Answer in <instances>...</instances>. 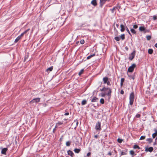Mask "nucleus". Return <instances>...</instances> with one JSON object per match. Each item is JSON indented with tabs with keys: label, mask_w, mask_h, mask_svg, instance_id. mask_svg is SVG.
I'll use <instances>...</instances> for the list:
<instances>
[{
	"label": "nucleus",
	"mask_w": 157,
	"mask_h": 157,
	"mask_svg": "<svg viewBox=\"0 0 157 157\" xmlns=\"http://www.w3.org/2000/svg\"><path fill=\"white\" fill-rule=\"evenodd\" d=\"M100 90L101 91H107L106 93H102L101 94V95L102 97H104L106 95H107L109 98H110L111 96V94L112 93V90L110 88L104 87L102 89H100Z\"/></svg>",
	"instance_id": "nucleus-1"
},
{
	"label": "nucleus",
	"mask_w": 157,
	"mask_h": 157,
	"mask_svg": "<svg viewBox=\"0 0 157 157\" xmlns=\"http://www.w3.org/2000/svg\"><path fill=\"white\" fill-rule=\"evenodd\" d=\"M134 99V93L132 92L130 94L129 96V104L130 105H132L133 103Z\"/></svg>",
	"instance_id": "nucleus-2"
},
{
	"label": "nucleus",
	"mask_w": 157,
	"mask_h": 157,
	"mask_svg": "<svg viewBox=\"0 0 157 157\" xmlns=\"http://www.w3.org/2000/svg\"><path fill=\"white\" fill-rule=\"evenodd\" d=\"M101 123L99 121L98 122L95 126V128L96 130L100 131L101 129Z\"/></svg>",
	"instance_id": "nucleus-3"
},
{
	"label": "nucleus",
	"mask_w": 157,
	"mask_h": 157,
	"mask_svg": "<svg viewBox=\"0 0 157 157\" xmlns=\"http://www.w3.org/2000/svg\"><path fill=\"white\" fill-rule=\"evenodd\" d=\"M136 65L135 64H133L131 66H130L128 69V72H132L134 71V68L136 67Z\"/></svg>",
	"instance_id": "nucleus-4"
},
{
	"label": "nucleus",
	"mask_w": 157,
	"mask_h": 157,
	"mask_svg": "<svg viewBox=\"0 0 157 157\" xmlns=\"http://www.w3.org/2000/svg\"><path fill=\"white\" fill-rule=\"evenodd\" d=\"M40 98H34L29 102L30 104H33L34 103H38L40 101Z\"/></svg>",
	"instance_id": "nucleus-5"
},
{
	"label": "nucleus",
	"mask_w": 157,
	"mask_h": 157,
	"mask_svg": "<svg viewBox=\"0 0 157 157\" xmlns=\"http://www.w3.org/2000/svg\"><path fill=\"white\" fill-rule=\"evenodd\" d=\"M136 53L135 50H134L131 54L129 55L128 58L130 60H132L134 58Z\"/></svg>",
	"instance_id": "nucleus-6"
},
{
	"label": "nucleus",
	"mask_w": 157,
	"mask_h": 157,
	"mask_svg": "<svg viewBox=\"0 0 157 157\" xmlns=\"http://www.w3.org/2000/svg\"><path fill=\"white\" fill-rule=\"evenodd\" d=\"M76 124V126H75V127H74V128H76V127L77 126L78 124V121H77V120H74V121L73 122V123L72 124H71V125L72 126H74V124Z\"/></svg>",
	"instance_id": "nucleus-7"
},
{
	"label": "nucleus",
	"mask_w": 157,
	"mask_h": 157,
	"mask_svg": "<svg viewBox=\"0 0 157 157\" xmlns=\"http://www.w3.org/2000/svg\"><path fill=\"white\" fill-rule=\"evenodd\" d=\"M67 153L68 155H70L71 157H73L74 156V154L73 152L70 150H69L67 151Z\"/></svg>",
	"instance_id": "nucleus-8"
},
{
	"label": "nucleus",
	"mask_w": 157,
	"mask_h": 157,
	"mask_svg": "<svg viewBox=\"0 0 157 157\" xmlns=\"http://www.w3.org/2000/svg\"><path fill=\"white\" fill-rule=\"evenodd\" d=\"M8 149L7 148H3L1 151V153L2 154H6V152L7 151Z\"/></svg>",
	"instance_id": "nucleus-9"
},
{
	"label": "nucleus",
	"mask_w": 157,
	"mask_h": 157,
	"mask_svg": "<svg viewBox=\"0 0 157 157\" xmlns=\"http://www.w3.org/2000/svg\"><path fill=\"white\" fill-rule=\"evenodd\" d=\"M108 80H109V79L108 77H104L103 78V81L104 84H106V83H107V82L109 81Z\"/></svg>",
	"instance_id": "nucleus-10"
},
{
	"label": "nucleus",
	"mask_w": 157,
	"mask_h": 157,
	"mask_svg": "<svg viewBox=\"0 0 157 157\" xmlns=\"http://www.w3.org/2000/svg\"><path fill=\"white\" fill-rule=\"evenodd\" d=\"M155 132L152 134V137L153 138H155L156 136H157V129L154 130Z\"/></svg>",
	"instance_id": "nucleus-11"
},
{
	"label": "nucleus",
	"mask_w": 157,
	"mask_h": 157,
	"mask_svg": "<svg viewBox=\"0 0 157 157\" xmlns=\"http://www.w3.org/2000/svg\"><path fill=\"white\" fill-rule=\"evenodd\" d=\"M120 27L121 28V32H123L124 31L125 29V27L123 24H121L120 25Z\"/></svg>",
	"instance_id": "nucleus-12"
},
{
	"label": "nucleus",
	"mask_w": 157,
	"mask_h": 157,
	"mask_svg": "<svg viewBox=\"0 0 157 157\" xmlns=\"http://www.w3.org/2000/svg\"><path fill=\"white\" fill-rule=\"evenodd\" d=\"M91 4L93 6H95L97 5V3L96 0H93L91 2Z\"/></svg>",
	"instance_id": "nucleus-13"
},
{
	"label": "nucleus",
	"mask_w": 157,
	"mask_h": 157,
	"mask_svg": "<svg viewBox=\"0 0 157 157\" xmlns=\"http://www.w3.org/2000/svg\"><path fill=\"white\" fill-rule=\"evenodd\" d=\"M98 98L96 97H94L91 100V102H95L98 101Z\"/></svg>",
	"instance_id": "nucleus-14"
},
{
	"label": "nucleus",
	"mask_w": 157,
	"mask_h": 157,
	"mask_svg": "<svg viewBox=\"0 0 157 157\" xmlns=\"http://www.w3.org/2000/svg\"><path fill=\"white\" fill-rule=\"evenodd\" d=\"M139 29L140 31L142 32L145 30V28L144 26H140L139 27Z\"/></svg>",
	"instance_id": "nucleus-15"
},
{
	"label": "nucleus",
	"mask_w": 157,
	"mask_h": 157,
	"mask_svg": "<svg viewBox=\"0 0 157 157\" xmlns=\"http://www.w3.org/2000/svg\"><path fill=\"white\" fill-rule=\"evenodd\" d=\"M63 124V122H58L56 124V127H58L59 126L62 125Z\"/></svg>",
	"instance_id": "nucleus-16"
},
{
	"label": "nucleus",
	"mask_w": 157,
	"mask_h": 157,
	"mask_svg": "<svg viewBox=\"0 0 157 157\" xmlns=\"http://www.w3.org/2000/svg\"><path fill=\"white\" fill-rule=\"evenodd\" d=\"M153 150V148L152 147H150L148 148L147 149H146L147 151H149L150 152H151Z\"/></svg>",
	"instance_id": "nucleus-17"
},
{
	"label": "nucleus",
	"mask_w": 157,
	"mask_h": 157,
	"mask_svg": "<svg viewBox=\"0 0 157 157\" xmlns=\"http://www.w3.org/2000/svg\"><path fill=\"white\" fill-rule=\"evenodd\" d=\"M53 68V66H51L50 67L48 68L46 70V71H47V72H48V71H51L52 70Z\"/></svg>",
	"instance_id": "nucleus-18"
},
{
	"label": "nucleus",
	"mask_w": 157,
	"mask_h": 157,
	"mask_svg": "<svg viewBox=\"0 0 157 157\" xmlns=\"http://www.w3.org/2000/svg\"><path fill=\"white\" fill-rule=\"evenodd\" d=\"M81 150L80 149H77V148H75L74 150V151L76 153H78L80 152V151Z\"/></svg>",
	"instance_id": "nucleus-19"
},
{
	"label": "nucleus",
	"mask_w": 157,
	"mask_h": 157,
	"mask_svg": "<svg viewBox=\"0 0 157 157\" xmlns=\"http://www.w3.org/2000/svg\"><path fill=\"white\" fill-rule=\"evenodd\" d=\"M95 56V54H92V55H90L87 56V57L86 59H90L91 58H92Z\"/></svg>",
	"instance_id": "nucleus-20"
},
{
	"label": "nucleus",
	"mask_w": 157,
	"mask_h": 157,
	"mask_svg": "<svg viewBox=\"0 0 157 157\" xmlns=\"http://www.w3.org/2000/svg\"><path fill=\"white\" fill-rule=\"evenodd\" d=\"M146 141L148 142L149 143H151L152 142L153 140L151 138H148L146 139Z\"/></svg>",
	"instance_id": "nucleus-21"
},
{
	"label": "nucleus",
	"mask_w": 157,
	"mask_h": 157,
	"mask_svg": "<svg viewBox=\"0 0 157 157\" xmlns=\"http://www.w3.org/2000/svg\"><path fill=\"white\" fill-rule=\"evenodd\" d=\"M21 38L19 36H18L15 40L14 41V42L15 43H17Z\"/></svg>",
	"instance_id": "nucleus-22"
},
{
	"label": "nucleus",
	"mask_w": 157,
	"mask_h": 157,
	"mask_svg": "<svg viewBox=\"0 0 157 157\" xmlns=\"http://www.w3.org/2000/svg\"><path fill=\"white\" fill-rule=\"evenodd\" d=\"M148 52L149 54H152L153 52V50L152 49H149Z\"/></svg>",
	"instance_id": "nucleus-23"
},
{
	"label": "nucleus",
	"mask_w": 157,
	"mask_h": 157,
	"mask_svg": "<svg viewBox=\"0 0 157 157\" xmlns=\"http://www.w3.org/2000/svg\"><path fill=\"white\" fill-rule=\"evenodd\" d=\"M130 31L133 34H136V31L133 29H131Z\"/></svg>",
	"instance_id": "nucleus-24"
},
{
	"label": "nucleus",
	"mask_w": 157,
	"mask_h": 157,
	"mask_svg": "<svg viewBox=\"0 0 157 157\" xmlns=\"http://www.w3.org/2000/svg\"><path fill=\"white\" fill-rule=\"evenodd\" d=\"M120 38H121L122 40H124L125 38V35L124 34H122L120 36Z\"/></svg>",
	"instance_id": "nucleus-25"
},
{
	"label": "nucleus",
	"mask_w": 157,
	"mask_h": 157,
	"mask_svg": "<svg viewBox=\"0 0 157 157\" xmlns=\"http://www.w3.org/2000/svg\"><path fill=\"white\" fill-rule=\"evenodd\" d=\"M106 0H100V4L101 5H102L106 1Z\"/></svg>",
	"instance_id": "nucleus-26"
},
{
	"label": "nucleus",
	"mask_w": 157,
	"mask_h": 157,
	"mask_svg": "<svg viewBox=\"0 0 157 157\" xmlns=\"http://www.w3.org/2000/svg\"><path fill=\"white\" fill-rule=\"evenodd\" d=\"M125 29H126L127 32L129 34V35L130 36H131V33H130L128 28H127V26L125 27Z\"/></svg>",
	"instance_id": "nucleus-27"
},
{
	"label": "nucleus",
	"mask_w": 157,
	"mask_h": 157,
	"mask_svg": "<svg viewBox=\"0 0 157 157\" xmlns=\"http://www.w3.org/2000/svg\"><path fill=\"white\" fill-rule=\"evenodd\" d=\"M87 101L86 100H83L82 102V105H85Z\"/></svg>",
	"instance_id": "nucleus-28"
},
{
	"label": "nucleus",
	"mask_w": 157,
	"mask_h": 157,
	"mask_svg": "<svg viewBox=\"0 0 157 157\" xmlns=\"http://www.w3.org/2000/svg\"><path fill=\"white\" fill-rule=\"evenodd\" d=\"M114 39L117 41H119L120 40V38L119 36H116L114 38Z\"/></svg>",
	"instance_id": "nucleus-29"
},
{
	"label": "nucleus",
	"mask_w": 157,
	"mask_h": 157,
	"mask_svg": "<svg viewBox=\"0 0 157 157\" xmlns=\"http://www.w3.org/2000/svg\"><path fill=\"white\" fill-rule=\"evenodd\" d=\"M84 69H82L78 73V75L80 76L83 72Z\"/></svg>",
	"instance_id": "nucleus-30"
},
{
	"label": "nucleus",
	"mask_w": 157,
	"mask_h": 157,
	"mask_svg": "<svg viewBox=\"0 0 157 157\" xmlns=\"http://www.w3.org/2000/svg\"><path fill=\"white\" fill-rule=\"evenodd\" d=\"M100 102L101 103L103 104L104 103V100L103 98H101L100 100Z\"/></svg>",
	"instance_id": "nucleus-31"
},
{
	"label": "nucleus",
	"mask_w": 157,
	"mask_h": 157,
	"mask_svg": "<svg viewBox=\"0 0 157 157\" xmlns=\"http://www.w3.org/2000/svg\"><path fill=\"white\" fill-rule=\"evenodd\" d=\"M146 38L147 40H150L151 38V37L150 36H146Z\"/></svg>",
	"instance_id": "nucleus-32"
},
{
	"label": "nucleus",
	"mask_w": 157,
	"mask_h": 157,
	"mask_svg": "<svg viewBox=\"0 0 157 157\" xmlns=\"http://www.w3.org/2000/svg\"><path fill=\"white\" fill-rule=\"evenodd\" d=\"M133 147L134 149H136V148L140 149L138 145H134Z\"/></svg>",
	"instance_id": "nucleus-33"
},
{
	"label": "nucleus",
	"mask_w": 157,
	"mask_h": 157,
	"mask_svg": "<svg viewBox=\"0 0 157 157\" xmlns=\"http://www.w3.org/2000/svg\"><path fill=\"white\" fill-rule=\"evenodd\" d=\"M145 138V136H142L140 137V140H144Z\"/></svg>",
	"instance_id": "nucleus-34"
},
{
	"label": "nucleus",
	"mask_w": 157,
	"mask_h": 157,
	"mask_svg": "<svg viewBox=\"0 0 157 157\" xmlns=\"http://www.w3.org/2000/svg\"><path fill=\"white\" fill-rule=\"evenodd\" d=\"M123 140L122 139H120L118 138L117 139V141L118 143H122Z\"/></svg>",
	"instance_id": "nucleus-35"
},
{
	"label": "nucleus",
	"mask_w": 157,
	"mask_h": 157,
	"mask_svg": "<svg viewBox=\"0 0 157 157\" xmlns=\"http://www.w3.org/2000/svg\"><path fill=\"white\" fill-rule=\"evenodd\" d=\"M70 143L69 141H67L66 143V145L67 146H70Z\"/></svg>",
	"instance_id": "nucleus-36"
},
{
	"label": "nucleus",
	"mask_w": 157,
	"mask_h": 157,
	"mask_svg": "<svg viewBox=\"0 0 157 157\" xmlns=\"http://www.w3.org/2000/svg\"><path fill=\"white\" fill-rule=\"evenodd\" d=\"M133 29H136L138 28V26L137 25H134L133 26Z\"/></svg>",
	"instance_id": "nucleus-37"
},
{
	"label": "nucleus",
	"mask_w": 157,
	"mask_h": 157,
	"mask_svg": "<svg viewBox=\"0 0 157 157\" xmlns=\"http://www.w3.org/2000/svg\"><path fill=\"white\" fill-rule=\"evenodd\" d=\"M85 43V41L84 40H82L80 41V43L82 44H83Z\"/></svg>",
	"instance_id": "nucleus-38"
},
{
	"label": "nucleus",
	"mask_w": 157,
	"mask_h": 157,
	"mask_svg": "<svg viewBox=\"0 0 157 157\" xmlns=\"http://www.w3.org/2000/svg\"><path fill=\"white\" fill-rule=\"evenodd\" d=\"M30 30V29H27L23 33L25 34L28 31H29Z\"/></svg>",
	"instance_id": "nucleus-39"
},
{
	"label": "nucleus",
	"mask_w": 157,
	"mask_h": 157,
	"mask_svg": "<svg viewBox=\"0 0 157 157\" xmlns=\"http://www.w3.org/2000/svg\"><path fill=\"white\" fill-rule=\"evenodd\" d=\"M124 78H122L121 79V82H122V83H123V82H124Z\"/></svg>",
	"instance_id": "nucleus-40"
},
{
	"label": "nucleus",
	"mask_w": 157,
	"mask_h": 157,
	"mask_svg": "<svg viewBox=\"0 0 157 157\" xmlns=\"http://www.w3.org/2000/svg\"><path fill=\"white\" fill-rule=\"evenodd\" d=\"M130 154L132 155H133L134 153V151L132 150L130 151Z\"/></svg>",
	"instance_id": "nucleus-41"
},
{
	"label": "nucleus",
	"mask_w": 157,
	"mask_h": 157,
	"mask_svg": "<svg viewBox=\"0 0 157 157\" xmlns=\"http://www.w3.org/2000/svg\"><path fill=\"white\" fill-rule=\"evenodd\" d=\"M140 117V115L139 114H137L136 115V117L137 118H139Z\"/></svg>",
	"instance_id": "nucleus-42"
},
{
	"label": "nucleus",
	"mask_w": 157,
	"mask_h": 157,
	"mask_svg": "<svg viewBox=\"0 0 157 157\" xmlns=\"http://www.w3.org/2000/svg\"><path fill=\"white\" fill-rule=\"evenodd\" d=\"M115 9V8L114 7L112 9L110 10L111 11V12L112 13H113L114 10Z\"/></svg>",
	"instance_id": "nucleus-43"
},
{
	"label": "nucleus",
	"mask_w": 157,
	"mask_h": 157,
	"mask_svg": "<svg viewBox=\"0 0 157 157\" xmlns=\"http://www.w3.org/2000/svg\"><path fill=\"white\" fill-rule=\"evenodd\" d=\"M157 19V17L156 16H153V19L154 20H156V19Z\"/></svg>",
	"instance_id": "nucleus-44"
},
{
	"label": "nucleus",
	"mask_w": 157,
	"mask_h": 157,
	"mask_svg": "<svg viewBox=\"0 0 157 157\" xmlns=\"http://www.w3.org/2000/svg\"><path fill=\"white\" fill-rule=\"evenodd\" d=\"M24 34H24V33L23 32V33H22L21 34V35H20L19 36H20V37L21 38L22 36H23V35H24Z\"/></svg>",
	"instance_id": "nucleus-45"
},
{
	"label": "nucleus",
	"mask_w": 157,
	"mask_h": 157,
	"mask_svg": "<svg viewBox=\"0 0 157 157\" xmlns=\"http://www.w3.org/2000/svg\"><path fill=\"white\" fill-rule=\"evenodd\" d=\"M91 153L90 152H88L87 154V156H90V155H91Z\"/></svg>",
	"instance_id": "nucleus-46"
},
{
	"label": "nucleus",
	"mask_w": 157,
	"mask_h": 157,
	"mask_svg": "<svg viewBox=\"0 0 157 157\" xmlns=\"http://www.w3.org/2000/svg\"><path fill=\"white\" fill-rule=\"evenodd\" d=\"M120 93L121 94H124V91L123 90H121Z\"/></svg>",
	"instance_id": "nucleus-47"
},
{
	"label": "nucleus",
	"mask_w": 157,
	"mask_h": 157,
	"mask_svg": "<svg viewBox=\"0 0 157 157\" xmlns=\"http://www.w3.org/2000/svg\"><path fill=\"white\" fill-rule=\"evenodd\" d=\"M98 137V135H95L94 136V137L95 138H97Z\"/></svg>",
	"instance_id": "nucleus-48"
},
{
	"label": "nucleus",
	"mask_w": 157,
	"mask_h": 157,
	"mask_svg": "<svg viewBox=\"0 0 157 157\" xmlns=\"http://www.w3.org/2000/svg\"><path fill=\"white\" fill-rule=\"evenodd\" d=\"M69 113L68 112V113H65L64 114V115L65 116H67V115H69Z\"/></svg>",
	"instance_id": "nucleus-49"
},
{
	"label": "nucleus",
	"mask_w": 157,
	"mask_h": 157,
	"mask_svg": "<svg viewBox=\"0 0 157 157\" xmlns=\"http://www.w3.org/2000/svg\"><path fill=\"white\" fill-rule=\"evenodd\" d=\"M35 27H36L35 26H34V27H33V28H32V32H33V31L34 29H35Z\"/></svg>",
	"instance_id": "nucleus-50"
},
{
	"label": "nucleus",
	"mask_w": 157,
	"mask_h": 157,
	"mask_svg": "<svg viewBox=\"0 0 157 157\" xmlns=\"http://www.w3.org/2000/svg\"><path fill=\"white\" fill-rule=\"evenodd\" d=\"M107 83V84L108 85H110V82L109 81H108L107 83Z\"/></svg>",
	"instance_id": "nucleus-51"
},
{
	"label": "nucleus",
	"mask_w": 157,
	"mask_h": 157,
	"mask_svg": "<svg viewBox=\"0 0 157 157\" xmlns=\"http://www.w3.org/2000/svg\"><path fill=\"white\" fill-rule=\"evenodd\" d=\"M124 154V152H123V151L121 152V155H123Z\"/></svg>",
	"instance_id": "nucleus-52"
},
{
	"label": "nucleus",
	"mask_w": 157,
	"mask_h": 157,
	"mask_svg": "<svg viewBox=\"0 0 157 157\" xmlns=\"http://www.w3.org/2000/svg\"><path fill=\"white\" fill-rule=\"evenodd\" d=\"M108 154L109 155H112V153L111 152H109L108 153Z\"/></svg>",
	"instance_id": "nucleus-53"
},
{
	"label": "nucleus",
	"mask_w": 157,
	"mask_h": 157,
	"mask_svg": "<svg viewBox=\"0 0 157 157\" xmlns=\"http://www.w3.org/2000/svg\"><path fill=\"white\" fill-rule=\"evenodd\" d=\"M155 46L156 48H157V43H156L155 44Z\"/></svg>",
	"instance_id": "nucleus-54"
},
{
	"label": "nucleus",
	"mask_w": 157,
	"mask_h": 157,
	"mask_svg": "<svg viewBox=\"0 0 157 157\" xmlns=\"http://www.w3.org/2000/svg\"><path fill=\"white\" fill-rule=\"evenodd\" d=\"M123 83L121 82V86L122 87L123 85Z\"/></svg>",
	"instance_id": "nucleus-55"
},
{
	"label": "nucleus",
	"mask_w": 157,
	"mask_h": 157,
	"mask_svg": "<svg viewBox=\"0 0 157 157\" xmlns=\"http://www.w3.org/2000/svg\"><path fill=\"white\" fill-rule=\"evenodd\" d=\"M116 26H117V28H118V26H119V25H118V24H116Z\"/></svg>",
	"instance_id": "nucleus-56"
},
{
	"label": "nucleus",
	"mask_w": 157,
	"mask_h": 157,
	"mask_svg": "<svg viewBox=\"0 0 157 157\" xmlns=\"http://www.w3.org/2000/svg\"><path fill=\"white\" fill-rule=\"evenodd\" d=\"M132 78L133 79H134V78L133 77H132Z\"/></svg>",
	"instance_id": "nucleus-57"
},
{
	"label": "nucleus",
	"mask_w": 157,
	"mask_h": 157,
	"mask_svg": "<svg viewBox=\"0 0 157 157\" xmlns=\"http://www.w3.org/2000/svg\"><path fill=\"white\" fill-rule=\"evenodd\" d=\"M64 120L65 121L67 120V119H64Z\"/></svg>",
	"instance_id": "nucleus-58"
},
{
	"label": "nucleus",
	"mask_w": 157,
	"mask_h": 157,
	"mask_svg": "<svg viewBox=\"0 0 157 157\" xmlns=\"http://www.w3.org/2000/svg\"><path fill=\"white\" fill-rule=\"evenodd\" d=\"M25 59H24V62H25Z\"/></svg>",
	"instance_id": "nucleus-59"
},
{
	"label": "nucleus",
	"mask_w": 157,
	"mask_h": 157,
	"mask_svg": "<svg viewBox=\"0 0 157 157\" xmlns=\"http://www.w3.org/2000/svg\"><path fill=\"white\" fill-rule=\"evenodd\" d=\"M109 0H106V1H109Z\"/></svg>",
	"instance_id": "nucleus-60"
},
{
	"label": "nucleus",
	"mask_w": 157,
	"mask_h": 157,
	"mask_svg": "<svg viewBox=\"0 0 157 157\" xmlns=\"http://www.w3.org/2000/svg\"><path fill=\"white\" fill-rule=\"evenodd\" d=\"M84 157H86L85 156Z\"/></svg>",
	"instance_id": "nucleus-61"
}]
</instances>
